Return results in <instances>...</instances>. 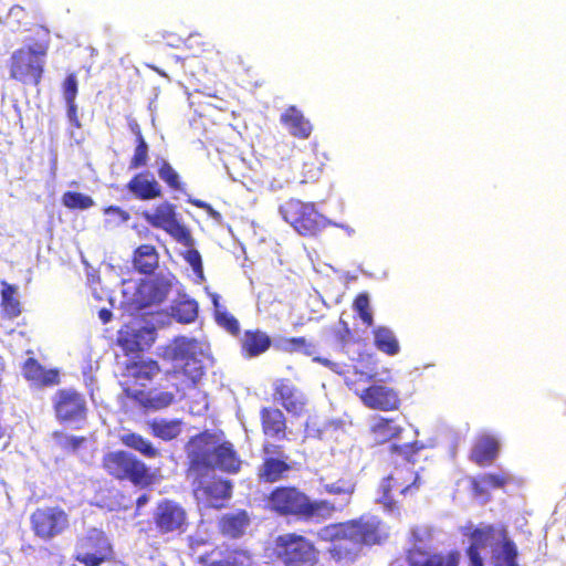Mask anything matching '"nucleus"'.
<instances>
[{"label":"nucleus","mask_w":566,"mask_h":566,"mask_svg":"<svg viewBox=\"0 0 566 566\" xmlns=\"http://www.w3.org/2000/svg\"><path fill=\"white\" fill-rule=\"evenodd\" d=\"M171 290V283L164 276L143 280L135 293V301L140 308L163 303Z\"/></svg>","instance_id":"20"},{"label":"nucleus","mask_w":566,"mask_h":566,"mask_svg":"<svg viewBox=\"0 0 566 566\" xmlns=\"http://www.w3.org/2000/svg\"><path fill=\"white\" fill-rule=\"evenodd\" d=\"M500 453V441L492 434L479 436L471 449L470 460L476 465L484 468L493 463Z\"/></svg>","instance_id":"26"},{"label":"nucleus","mask_w":566,"mask_h":566,"mask_svg":"<svg viewBox=\"0 0 566 566\" xmlns=\"http://www.w3.org/2000/svg\"><path fill=\"white\" fill-rule=\"evenodd\" d=\"M67 107V117L74 124L75 127H80V122L77 117V106L75 101L65 102Z\"/></svg>","instance_id":"51"},{"label":"nucleus","mask_w":566,"mask_h":566,"mask_svg":"<svg viewBox=\"0 0 566 566\" xmlns=\"http://www.w3.org/2000/svg\"><path fill=\"white\" fill-rule=\"evenodd\" d=\"M210 216L212 217H219V212L214 211L213 208L210 206V209H205Z\"/></svg>","instance_id":"58"},{"label":"nucleus","mask_w":566,"mask_h":566,"mask_svg":"<svg viewBox=\"0 0 566 566\" xmlns=\"http://www.w3.org/2000/svg\"><path fill=\"white\" fill-rule=\"evenodd\" d=\"M22 375L38 387H48L59 384V373L55 369H45L35 358L25 359L22 365Z\"/></svg>","instance_id":"29"},{"label":"nucleus","mask_w":566,"mask_h":566,"mask_svg":"<svg viewBox=\"0 0 566 566\" xmlns=\"http://www.w3.org/2000/svg\"><path fill=\"white\" fill-rule=\"evenodd\" d=\"M62 203L71 210H86L94 206V200L82 192L66 191L62 196Z\"/></svg>","instance_id":"40"},{"label":"nucleus","mask_w":566,"mask_h":566,"mask_svg":"<svg viewBox=\"0 0 566 566\" xmlns=\"http://www.w3.org/2000/svg\"><path fill=\"white\" fill-rule=\"evenodd\" d=\"M132 263L138 273L153 274L159 266V253L156 247L150 243L138 245L133 251Z\"/></svg>","instance_id":"31"},{"label":"nucleus","mask_w":566,"mask_h":566,"mask_svg":"<svg viewBox=\"0 0 566 566\" xmlns=\"http://www.w3.org/2000/svg\"><path fill=\"white\" fill-rule=\"evenodd\" d=\"M149 501V497L147 494H142L140 496L137 497L136 500V505L137 507H142L143 505H145L147 502Z\"/></svg>","instance_id":"55"},{"label":"nucleus","mask_w":566,"mask_h":566,"mask_svg":"<svg viewBox=\"0 0 566 566\" xmlns=\"http://www.w3.org/2000/svg\"><path fill=\"white\" fill-rule=\"evenodd\" d=\"M513 482V476L505 472H488L470 479V488L473 496L486 503L491 500V491L504 489Z\"/></svg>","instance_id":"21"},{"label":"nucleus","mask_w":566,"mask_h":566,"mask_svg":"<svg viewBox=\"0 0 566 566\" xmlns=\"http://www.w3.org/2000/svg\"><path fill=\"white\" fill-rule=\"evenodd\" d=\"M313 360L317 361L321 365L326 366V367H329L332 365V363L327 358H323V357H318V356L313 357Z\"/></svg>","instance_id":"56"},{"label":"nucleus","mask_w":566,"mask_h":566,"mask_svg":"<svg viewBox=\"0 0 566 566\" xmlns=\"http://www.w3.org/2000/svg\"><path fill=\"white\" fill-rule=\"evenodd\" d=\"M353 308L358 313L363 323L367 327L374 325V317L369 306V296L367 293H359L353 302Z\"/></svg>","instance_id":"42"},{"label":"nucleus","mask_w":566,"mask_h":566,"mask_svg":"<svg viewBox=\"0 0 566 566\" xmlns=\"http://www.w3.org/2000/svg\"><path fill=\"white\" fill-rule=\"evenodd\" d=\"M279 346L289 354H303L305 356L315 354V346L303 336L284 337L280 340Z\"/></svg>","instance_id":"38"},{"label":"nucleus","mask_w":566,"mask_h":566,"mask_svg":"<svg viewBox=\"0 0 566 566\" xmlns=\"http://www.w3.org/2000/svg\"><path fill=\"white\" fill-rule=\"evenodd\" d=\"M213 303H214V306H216V307H218V301H217V297H214Z\"/></svg>","instance_id":"59"},{"label":"nucleus","mask_w":566,"mask_h":566,"mask_svg":"<svg viewBox=\"0 0 566 566\" xmlns=\"http://www.w3.org/2000/svg\"><path fill=\"white\" fill-rule=\"evenodd\" d=\"M29 521L33 535L43 542L61 536L70 527L69 514L57 505L36 507Z\"/></svg>","instance_id":"10"},{"label":"nucleus","mask_w":566,"mask_h":566,"mask_svg":"<svg viewBox=\"0 0 566 566\" xmlns=\"http://www.w3.org/2000/svg\"><path fill=\"white\" fill-rule=\"evenodd\" d=\"M422 449L423 444L418 441L403 444L395 443L390 446V452L401 457L409 464H413L416 462V457Z\"/></svg>","instance_id":"41"},{"label":"nucleus","mask_w":566,"mask_h":566,"mask_svg":"<svg viewBox=\"0 0 566 566\" xmlns=\"http://www.w3.org/2000/svg\"><path fill=\"white\" fill-rule=\"evenodd\" d=\"M273 399L293 417H301L307 412V396L289 378L275 380Z\"/></svg>","instance_id":"17"},{"label":"nucleus","mask_w":566,"mask_h":566,"mask_svg":"<svg viewBox=\"0 0 566 566\" xmlns=\"http://www.w3.org/2000/svg\"><path fill=\"white\" fill-rule=\"evenodd\" d=\"M468 537L470 545L465 552L471 566H484L481 549L488 546L491 547V562L493 566H520L517 563V546L510 537L505 525H480L473 528L468 534Z\"/></svg>","instance_id":"5"},{"label":"nucleus","mask_w":566,"mask_h":566,"mask_svg":"<svg viewBox=\"0 0 566 566\" xmlns=\"http://www.w3.org/2000/svg\"><path fill=\"white\" fill-rule=\"evenodd\" d=\"M149 160V146L144 140H136L133 156L129 159V169H138L145 167Z\"/></svg>","instance_id":"43"},{"label":"nucleus","mask_w":566,"mask_h":566,"mask_svg":"<svg viewBox=\"0 0 566 566\" xmlns=\"http://www.w3.org/2000/svg\"><path fill=\"white\" fill-rule=\"evenodd\" d=\"M0 306L6 317L15 318L21 314V303L17 297V287L4 281L1 282Z\"/></svg>","instance_id":"36"},{"label":"nucleus","mask_w":566,"mask_h":566,"mask_svg":"<svg viewBox=\"0 0 566 566\" xmlns=\"http://www.w3.org/2000/svg\"><path fill=\"white\" fill-rule=\"evenodd\" d=\"M182 422L179 419H153L148 422L150 433L164 441L176 439L181 433Z\"/></svg>","instance_id":"33"},{"label":"nucleus","mask_w":566,"mask_h":566,"mask_svg":"<svg viewBox=\"0 0 566 566\" xmlns=\"http://www.w3.org/2000/svg\"><path fill=\"white\" fill-rule=\"evenodd\" d=\"M185 260L190 264L195 273L202 275V260L198 250L189 248L184 255Z\"/></svg>","instance_id":"48"},{"label":"nucleus","mask_w":566,"mask_h":566,"mask_svg":"<svg viewBox=\"0 0 566 566\" xmlns=\"http://www.w3.org/2000/svg\"><path fill=\"white\" fill-rule=\"evenodd\" d=\"M324 491L328 494H345L348 496L347 502H349V499L352 494L354 493V484L350 481L346 480H338L331 483L323 484Z\"/></svg>","instance_id":"45"},{"label":"nucleus","mask_w":566,"mask_h":566,"mask_svg":"<svg viewBox=\"0 0 566 566\" xmlns=\"http://www.w3.org/2000/svg\"><path fill=\"white\" fill-rule=\"evenodd\" d=\"M262 452L266 455L258 470V478L264 483H276L287 478V473L292 470L291 464L284 459L273 455H281L282 448L273 443H264Z\"/></svg>","instance_id":"18"},{"label":"nucleus","mask_w":566,"mask_h":566,"mask_svg":"<svg viewBox=\"0 0 566 566\" xmlns=\"http://www.w3.org/2000/svg\"><path fill=\"white\" fill-rule=\"evenodd\" d=\"M188 459L187 475L206 476L216 469L237 474L242 461L230 441H221L218 434L209 430L191 437L186 444Z\"/></svg>","instance_id":"3"},{"label":"nucleus","mask_w":566,"mask_h":566,"mask_svg":"<svg viewBox=\"0 0 566 566\" xmlns=\"http://www.w3.org/2000/svg\"><path fill=\"white\" fill-rule=\"evenodd\" d=\"M261 429L264 436L282 441L287 439V419L276 407H262L260 410Z\"/></svg>","instance_id":"22"},{"label":"nucleus","mask_w":566,"mask_h":566,"mask_svg":"<svg viewBox=\"0 0 566 566\" xmlns=\"http://www.w3.org/2000/svg\"><path fill=\"white\" fill-rule=\"evenodd\" d=\"M264 507L275 516L297 521L327 520L337 511L328 500H312L295 485H279L264 497Z\"/></svg>","instance_id":"4"},{"label":"nucleus","mask_w":566,"mask_h":566,"mask_svg":"<svg viewBox=\"0 0 566 566\" xmlns=\"http://www.w3.org/2000/svg\"><path fill=\"white\" fill-rule=\"evenodd\" d=\"M420 486V478L412 467H396L381 484V502L389 509L396 507L394 492L399 495H413Z\"/></svg>","instance_id":"15"},{"label":"nucleus","mask_w":566,"mask_h":566,"mask_svg":"<svg viewBox=\"0 0 566 566\" xmlns=\"http://www.w3.org/2000/svg\"><path fill=\"white\" fill-rule=\"evenodd\" d=\"M375 347L388 355L395 356L400 350L399 342L395 333L387 326H377L373 329Z\"/></svg>","instance_id":"34"},{"label":"nucleus","mask_w":566,"mask_h":566,"mask_svg":"<svg viewBox=\"0 0 566 566\" xmlns=\"http://www.w3.org/2000/svg\"><path fill=\"white\" fill-rule=\"evenodd\" d=\"M197 484L196 491L201 492L203 497L213 506H219L218 502L228 500L232 495V483L229 480L214 478L209 482L205 481V476L192 478Z\"/></svg>","instance_id":"27"},{"label":"nucleus","mask_w":566,"mask_h":566,"mask_svg":"<svg viewBox=\"0 0 566 566\" xmlns=\"http://www.w3.org/2000/svg\"><path fill=\"white\" fill-rule=\"evenodd\" d=\"M279 212L303 237H314L325 227V220L313 202L290 198L280 205Z\"/></svg>","instance_id":"9"},{"label":"nucleus","mask_w":566,"mask_h":566,"mask_svg":"<svg viewBox=\"0 0 566 566\" xmlns=\"http://www.w3.org/2000/svg\"><path fill=\"white\" fill-rule=\"evenodd\" d=\"M190 202L197 207V208H201V209H210V205L202 201V200H199V199H195V200H190Z\"/></svg>","instance_id":"54"},{"label":"nucleus","mask_w":566,"mask_h":566,"mask_svg":"<svg viewBox=\"0 0 566 566\" xmlns=\"http://www.w3.org/2000/svg\"><path fill=\"white\" fill-rule=\"evenodd\" d=\"M158 177L175 191H184V184L180 179L179 174L166 159H163L158 167Z\"/></svg>","instance_id":"39"},{"label":"nucleus","mask_w":566,"mask_h":566,"mask_svg":"<svg viewBox=\"0 0 566 566\" xmlns=\"http://www.w3.org/2000/svg\"><path fill=\"white\" fill-rule=\"evenodd\" d=\"M321 542L329 543L327 554L337 564H353L364 547L384 544L388 538L385 523L376 515L365 513L343 522L329 523L317 532Z\"/></svg>","instance_id":"2"},{"label":"nucleus","mask_w":566,"mask_h":566,"mask_svg":"<svg viewBox=\"0 0 566 566\" xmlns=\"http://www.w3.org/2000/svg\"><path fill=\"white\" fill-rule=\"evenodd\" d=\"M216 321L221 327H223L231 335L238 336L240 334L239 321L228 311L216 310Z\"/></svg>","instance_id":"44"},{"label":"nucleus","mask_w":566,"mask_h":566,"mask_svg":"<svg viewBox=\"0 0 566 566\" xmlns=\"http://www.w3.org/2000/svg\"><path fill=\"white\" fill-rule=\"evenodd\" d=\"M271 346V336L260 328L245 329L240 337V350L245 358L259 357L268 352Z\"/></svg>","instance_id":"25"},{"label":"nucleus","mask_w":566,"mask_h":566,"mask_svg":"<svg viewBox=\"0 0 566 566\" xmlns=\"http://www.w3.org/2000/svg\"><path fill=\"white\" fill-rule=\"evenodd\" d=\"M48 51V39L15 50L10 57V77L24 85H40Z\"/></svg>","instance_id":"7"},{"label":"nucleus","mask_w":566,"mask_h":566,"mask_svg":"<svg viewBox=\"0 0 566 566\" xmlns=\"http://www.w3.org/2000/svg\"><path fill=\"white\" fill-rule=\"evenodd\" d=\"M23 10H24V9H23V7L15 4V6H12V7L10 8V13H11V14H13V13H14V12H17V11L21 12V11H23Z\"/></svg>","instance_id":"57"},{"label":"nucleus","mask_w":566,"mask_h":566,"mask_svg":"<svg viewBox=\"0 0 566 566\" xmlns=\"http://www.w3.org/2000/svg\"><path fill=\"white\" fill-rule=\"evenodd\" d=\"M113 556V546L102 530L91 528L77 541L74 559L84 566H99Z\"/></svg>","instance_id":"12"},{"label":"nucleus","mask_w":566,"mask_h":566,"mask_svg":"<svg viewBox=\"0 0 566 566\" xmlns=\"http://www.w3.org/2000/svg\"><path fill=\"white\" fill-rule=\"evenodd\" d=\"M86 442V438L83 436H67L64 437L61 442V447L65 451L75 452L77 451L84 443Z\"/></svg>","instance_id":"49"},{"label":"nucleus","mask_w":566,"mask_h":566,"mask_svg":"<svg viewBox=\"0 0 566 566\" xmlns=\"http://www.w3.org/2000/svg\"><path fill=\"white\" fill-rule=\"evenodd\" d=\"M171 316L181 324H189L198 317V303L191 298L177 301L171 306Z\"/></svg>","instance_id":"37"},{"label":"nucleus","mask_w":566,"mask_h":566,"mask_svg":"<svg viewBox=\"0 0 566 566\" xmlns=\"http://www.w3.org/2000/svg\"><path fill=\"white\" fill-rule=\"evenodd\" d=\"M120 442L132 449L140 453L142 455L154 459L160 455V452L154 444L142 434L136 432H127L120 436Z\"/></svg>","instance_id":"35"},{"label":"nucleus","mask_w":566,"mask_h":566,"mask_svg":"<svg viewBox=\"0 0 566 566\" xmlns=\"http://www.w3.org/2000/svg\"><path fill=\"white\" fill-rule=\"evenodd\" d=\"M126 189L138 200L148 201L160 198L163 189L153 174L147 170L134 175L126 185Z\"/></svg>","instance_id":"24"},{"label":"nucleus","mask_w":566,"mask_h":566,"mask_svg":"<svg viewBox=\"0 0 566 566\" xmlns=\"http://www.w3.org/2000/svg\"><path fill=\"white\" fill-rule=\"evenodd\" d=\"M153 524L159 535H181L190 525L187 510L170 499H163L156 504Z\"/></svg>","instance_id":"11"},{"label":"nucleus","mask_w":566,"mask_h":566,"mask_svg":"<svg viewBox=\"0 0 566 566\" xmlns=\"http://www.w3.org/2000/svg\"><path fill=\"white\" fill-rule=\"evenodd\" d=\"M403 428L396 418L378 416L369 427V433L377 444L387 443L397 439L402 433Z\"/></svg>","instance_id":"30"},{"label":"nucleus","mask_w":566,"mask_h":566,"mask_svg":"<svg viewBox=\"0 0 566 566\" xmlns=\"http://www.w3.org/2000/svg\"><path fill=\"white\" fill-rule=\"evenodd\" d=\"M273 554L284 566H316L319 551L315 543L295 532L280 534L273 543Z\"/></svg>","instance_id":"8"},{"label":"nucleus","mask_w":566,"mask_h":566,"mask_svg":"<svg viewBox=\"0 0 566 566\" xmlns=\"http://www.w3.org/2000/svg\"><path fill=\"white\" fill-rule=\"evenodd\" d=\"M332 334L336 343L340 346L347 345L352 338V331L348 323L343 318H339L338 326L332 329Z\"/></svg>","instance_id":"47"},{"label":"nucleus","mask_w":566,"mask_h":566,"mask_svg":"<svg viewBox=\"0 0 566 566\" xmlns=\"http://www.w3.org/2000/svg\"><path fill=\"white\" fill-rule=\"evenodd\" d=\"M409 566H458L460 553L450 551L448 553L428 554L420 547H412L407 553Z\"/></svg>","instance_id":"23"},{"label":"nucleus","mask_w":566,"mask_h":566,"mask_svg":"<svg viewBox=\"0 0 566 566\" xmlns=\"http://www.w3.org/2000/svg\"><path fill=\"white\" fill-rule=\"evenodd\" d=\"M53 410L60 423L81 428L87 417L86 400L74 389H59L52 398Z\"/></svg>","instance_id":"14"},{"label":"nucleus","mask_w":566,"mask_h":566,"mask_svg":"<svg viewBox=\"0 0 566 566\" xmlns=\"http://www.w3.org/2000/svg\"><path fill=\"white\" fill-rule=\"evenodd\" d=\"M250 524V516L245 510H238L222 515L219 520L220 532L231 538H238L243 535Z\"/></svg>","instance_id":"32"},{"label":"nucleus","mask_w":566,"mask_h":566,"mask_svg":"<svg viewBox=\"0 0 566 566\" xmlns=\"http://www.w3.org/2000/svg\"><path fill=\"white\" fill-rule=\"evenodd\" d=\"M129 128H130V132L135 135V142L145 139V137L142 133V128L137 122H130Z\"/></svg>","instance_id":"52"},{"label":"nucleus","mask_w":566,"mask_h":566,"mask_svg":"<svg viewBox=\"0 0 566 566\" xmlns=\"http://www.w3.org/2000/svg\"><path fill=\"white\" fill-rule=\"evenodd\" d=\"M358 396L364 406L374 410L396 411L401 403L398 391L385 385H371Z\"/></svg>","instance_id":"19"},{"label":"nucleus","mask_w":566,"mask_h":566,"mask_svg":"<svg viewBox=\"0 0 566 566\" xmlns=\"http://www.w3.org/2000/svg\"><path fill=\"white\" fill-rule=\"evenodd\" d=\"M62 91L65 102H72L76 99L78 92V83L76 75L74 73H70L66 75L65 80L62 84Z\"/></svg>","instance_id":"46"},{"label":"nucleus","mask_w":566,"mask_h":566,"mask_svg":"<svg viewBox=\"0 0 566 566\" xmlns=\"http://www.w3.org/2000/svg\"><path fill=\"white\" fill-rule=\"evenodd\" d=\"M195 340L185 337L175 338L164 349V358L175 361L171 370L164 374L165 390H144L136 388L145 386L160 373L159 364L154 359L127 360L124 364L120 386L125 395L145 409L160 410L169 407L176 396L184 398L186 390L196 387L205 373L202 361L196 356Z\"/></svg>","instance_id":"1"},{"label":"nucleus","mask_w":566,"mask_h":566,"mask_svg":"<svg viewBox=\"0 0 566 566\" xmlns=\"http://www.w3.org/2000/svg\"><path fill=\"white\" fill-rule=\"evenodd\" d=\"M103 212L105 216H109L120 223L127 222L130 218L129 212L118 206L105 207Z\"/></svg>","instance_id":"50"},{"label":"nucleus","mask_w":566,"mask_h":566,"mask_svg":"<svg viewBox=\"0 0 566 566\" xmlns=\"http://www.w3.org/2000/svg\"><path fill=\"white\" fill-rule=\"evenodd\" d=\"M280 122L292 136L298 139L310 138L313 130L311 122L294 105L289 106L281 114Z\"/></svg>","instance_id":"28"},{"label":"nucleus","mask_w":566,"mask_h":566,"mask_svg":"<svg viewBox=\"0 0 566 566\" xmlns=\"http://www.w3.org/2000/svg\"><path fill=\"white\" fill-rule=\"evenodd\" d=\"M155 342V328L130 322L123 325L116 337V344L126 356H138Z\"/></svg>","instance_id":"16"},{"label":"nucleus","mask_w":566,"mask_h":566,"mask_svg":"<svg viewBox=\"0 0 566 566\" xmlns=\"http://www.w3.org/2000/svg\"><path fill=\"white\" fill-rule=\"evenodd\" d=\"M144 219L154 228L164 230L184 247H193L191 232L179 222L175 205L167 201L161 202L156 206L153 212H145Z\"/></svg>","instance_id":"13"},{"label":"nucleus","mask_w":566,"mask_h":566,"mask_svg":"<svg viewBox=\"0 0 566 566\" xmlns=\"http://www.w3.org/2000/svg\"><path fill=\"white\" fill-rule=\"evenodd\" d=\"M101 468L113 481L128 482L134 486L148 488L156 481L150 468L134 453L114 450L103 454Z\"/></svg>","instance_id":"6"},{"label":"nucleus","mask_w":566,"mask_h":566,"mask_svg":"<svg viewBox=\"0 0 566 566\" xmlns=\"http://www.w3.org/2000/svg\"><path fill=\"white\" fill-rule=\"evenodd\" d=\"M112 312L108 308H101L98 311V317L102 321V323L106 324L112 319Z\"/></svg>","instance_id":"53"}]
</instances>
